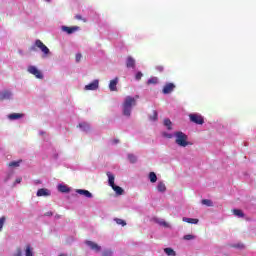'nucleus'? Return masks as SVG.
<instances>
[{
  "mask_svg": "<svg viewBox=\"0 0 256 256\" xmlns=\"http://www.w3.org/2000/svg\"><path fill=\"white\" fill-rule=\"evenodd\" d=\"M85 243L88 247H90V249H92V251H96V253H99V251H101V246H99L97 243L90 240H87Z\"/></svg>",
  "mask_w": 256,
  "mask_h": 256,
  "instance_id": "nucleus-9",
  "label": "nucleus"
},
{
  "mask_svg": "<svg viewBox=\"0 0 256 256\" xmlns=\"http://www.w3.org/2000/svg\"><path fill=\"white\" fill-rule=\"evenodd\" d=\"M7 218L5 216L0 218V231L3 229V225H5V221Z\"/></svg>",
  "mask_w": 256,
  "mask_h": 256,
  "instance_id": "nucleus-36",
  "label": "nucleus"
},
{
  "mask_svg": "<svg viewBox=\"0 0 256 256\" xmlns=\"http://www.w3.org/2000/svg\"><path fill=\"white\" fill-rule=\"evenodd\" d=\"M75 19H77V21H83V23H87V19L83 18V16H81V14H77L75 16Z\"/></svg>",
  "mask_w": 256,
  "mask_h": 256,
  "instance_id": "nucleus-34",
  "label": "nucleus"
},
{
  "mask_svg": "<svg viewBox=\"0 0 256 256\" xmlns=\"http://www.w3.org/2000/svg\"><path fill=\"white\" fill-rule=\"evenodd\" d=\"M83 56L81 55V54H76V57H75V59H76V63H79V61H81V58H82Z\"/></svg>",
  "mask_w": 256,
  "mask_h": 256,
  "instance_id": "nucleus-39",
  "label": "nucleus"
},
{
  "mask_svg": "<svg viewBox=\"0 0 256 256\" xmlns=\"http://www.w3.org/2000/svg\"><path fill=\"white\" fill-rule=\"evenodd\" d=\"M164 252L168 256H176L177 255V252H175V250H173L172 248H165Z\"/></svg>",
  "mask_w": 256,
  "mask_h": 256,
  "instance_id": "nucleus-23",
  "label": "nucleus"
},
{
  "mask_svg": "<svg viewBox=\"0 0 256 256\" xmlns=\"http://www.w3.org/2000/svg\"><path fill=\"white\" fill-rule=\"evenodd\" d=\"M115 222L117 223V225H122V227H125V225H127V222H125V220L120 218H116Z\"/></svg>",
  "mask_w": 256,
  "mask_h": 256,
  "instance_id": "nucleus-30",
  "label": "nucleus"
},
{
  "mask_svg": "<svg viewBox=\"0 0 256 256\" xmlns=\"http://www.w3.org/2000/svg\"><path fill=\"white\" fill-rule=\"evenodd\" d=\"M23 163V160L12 161L8 163V167H19Z\"/></svg>",
  "mask_w": 256,
  "mask_h": 256,
  "instance_id": "nucleus-21",
  "label": "nucleus"
},
{
  "mask_svg": "<svg viewBox=\"0 0 256 256\" xmlns=\"http://www.w3.org/2000/svg\"><path fill=\"white\" fill-rule=\"evenodd\" d=\"M126 67L128 69H135V60L133 57L128 56L126 59Z\"/></svg>",
  "mask_w": 256,
  "mask_h": 256,
  "instance_id": "nucleus-12",
  "label": "nucleus"
},
{
  "mask_svg": "<svg viewBox=\"0 0 256 256\" xmlns=\"http://www.w3.org/2000/svg\"><path fill=\"white\" fill-rule=\"evenodd\" d=\"M77 193H79V195H84V197H87L88 199H91V197H93V194H91V192H89L88 190L78 189Z\"/></svg>",
  "mask_w": 256,
  "mask_h": 256,
  "instance_id": "nucleus-15",
  "label": "nucleus"
},
{
  "mask_svg": "<svg viewBox=\"0 0 256 256\" xmlns=\"http://www.w3.org/2000/svg\"><path fill=\"white\" fill-rule=\"evenodd\" d=\"M148 177L150 183H157V174H155V172H150Z\"/></svg>",
  "mask_w": 256,
  "mask_h": 256,
  "instance_id": "nucleus-22",
  "label": "nucleus"
},
{
  "mask_svg": "<svg viewBox=\"0 0 256 256\" xmlns=\"http://www.w3.org/2000/svg\"><path fill=\"white\" fill-rule=\"evenodd\" d=\"M233 213H234V215H236V217H245V213H243L242 210L234 209Z\"/></svg>",
  "mask_w": 256,
  "mask_h": 256,
  "instance_id": "nucleus-28",
  "label": "nucleus"
},
{
  "mask_svg": "<svg viewBox=\"0 0 256 256\" xmlns=\"http://www.w3.org/2000/svg\"><path fill=\"white\" fill-rule=\"evenodd\" d=\"M37 48L42 51L45 57H47V55L50 53L49 48L39 39L36 40L34 45L30 47V51H37Z\"/></svg>",
  "mask_w": 256,
  "mask_h": 256,
  "instance_id": "nucleus-3",
  "label": "nucleus"
},
{
  "mask_svg": "<svg viewBox=\"0 0 256 256\" xmlns=\"http://www.w3.org/2000/svg\"><path fill=\"white\" fill-rule=\"evenodd\" d=\"M159 79L157 77H152L147 81V85H157Z\"/></svg>",
  "mask_w": 256,
  "mask_h": 256,
  "instance_id": "nucleus-26",
  "label": "nucleus"
},
{
  "mask_svg": "<svg viewBox=\"0 0 256 256\" xmlns=\"http://www.w3.org/2000/svg\"><path fill=\"white\" fill-rule=\"evenodd\" d=\"M135 105H137V99L127 96L122 104L123 115H125V117H131V111Z\"/></svg>",
  "mask_w": 256,
  "mask_h": 256,
  "instance_id": "nucleus-1",
  "label": "nucleus"
},
{
  "mask_svg": "<svg viewBox=\"0 0 256 256\" xmlns=\"http://www.w3.org/2000/svg\"><path fill=\"white\" fill-rule=\"evenodd\" d=\"M128 159H129L130 163H137V156H135L133 154H128Z\"/></svg>",
  "mask_w": 256,
  "mask_h": 256,
  "instance_id": "nucleus-29",
  "label": "nucleus"
},
{
  "mask_svg": "<svg viewBox=\"0 0 256 256\" xmlns=\"http://www.w3.org/2000/svg\"><path fill=\"white\" fill-rule=\"evenodd\" d=\"M28 73H30L31 75H34L36 77V79H43V73L40 72L39 69H37V67L35 66H29L27 69Z\"/></svg>",
  "mask_w": 256,
  "mask_h": 256,
  "instance_id": "nucleus-5",
  "label": "nucleus"
},
{
  "mask_svg": "<svg viewBox=\"0 0 256 256\" xmlns=\"http://www.w3.org/2000/svg\"><path fill=\"white\" fill-rule=\"evenodd\" d=\"M58 191H60V193H69L71 189H69L67 185L59 184Z\"/></svg>",
  "mask_w": 256,
  "mask_h": 256,
  "instance_id": "nucleus-19",
  "label": "nucleus"
},
{
  "mask_svg": "<svg viewBox=\"0 0 256 256\" xmlns=\"http://www.w3.org/2000/svg\"><path fill=\"white\" fill-rule=\"evenodd\" d=\"M157 190L159 193H165L167 191V186H165V183L159 182L157 185Z\"/></svg>",
  "mask_w": 256,
  "mask_h": 256,
  "instance_id": "nucleus-18",
  "label": "nucleus"
},
{
  "mask_svg": "<svg viewBox=\"0 0 256 256\" xmlns=\"http://www.w3.org/2000/svg\"><path fill=\"white\" fill-rule=\"evenodd\" d=\"M202 205H206V207H213V201H211L210 199H203Z\"/></svg>",
  "mask_w": 256,
  "mask_h": 256,
  "instance_id": "nucleus-27",
  "label": "nucleus"
},
{
  "mask_svg": "<svg viewBox=\"0 0 256 256\" xmlns=\"http://www.w3.org/2000/svg\"><path fill=\"white\" fill-rule=\"evenodd\" d=\"M143 77V73L142 72H138L136 75H135V79L136 81H141V78Z\"/></svg>",
  "mask_w": 256,
  "mask_h": 256,
  "instance_id": "nucleus-37",
  "label": "nucleus"
},
{
  "mask_svg": "<svg viewBox=\"0 0 256 256\" xmlns=\"http://www.w3.org/2000/svg\"><path fill=\"white\" fill-rule=\"evenodd\" d=\"M158 114H157V111L156 110H154L153 111V114L150 116V121H157V119H158Z\"/></svg>",
  "mask_w": 256,
  "mask_h": 256,
  "instance_id": "nucleus-32",
  "label": "nucleus"
},
{
  "mask_svg": "<svg viewBox=\"0 0 256 256\" xmlns=\"http://www.w3.org/2000/svg\"><path fill=\"white\" fill-rule=\"evenodd\" d=\"M23 114L21 113H12L10 115H8V119H10L11 121H15L17 119H22Z\"/></svg>",
  "mask_w": 256,
  "mask_h": 256,
  "instance_id": "nucleus-16",
  "label": "nucleus"
},
{
  "mask_svg": "<svg viewBox=\"0 0 256 256\" xmlns=\"http://www.w3.org/2000/svg\"><path fill=\"white\" fill-rule=\"evenodd\" d=\"M166 137H168V139H171V137H173L171 134H167Z\"/></svg>",
  "mask_w": 256,
  "mask_h": 256,
  "instance_id": "nucleus-45",
  "label": "nucleus"
},
{
  "mask_svg": "<svg viewBox=\"0 0 256 256\" xmlns=\"http://www.w3.org/2000/svg\"><path fill=\"white\" fill-rule=\"evenodd\" d=\"M174 136L176 137L175 143L179 145V147H187V145H189L187 141L188 136L185 133L178 131L174 133Z\"/></svg>",
  "mask_w": 256,
  "mask_h": 256,
  "instance_id": "nucleus-2",
  "label": "nucleus"
},
{
  "mask_svg": "<svg viewBox=\"0 0 256 256\" xmlns=\"http://www.w3.org/2000/svg\"><path fill=\"white\" fill-rule=\"evenodd\" d=\"M12 96H13V93H11V91L4 90L3 92L0 93V101L11 99Z\"/></svg>",
  "mask_w": 256,
  "mask_h": 256,
  "instance_id": "nucleus-11",
  "label": "nucleus"
},
{
  "mask_svg": "<svg viewBox=\"0 0 256 256\" xmlns=\"http://www.w3.org/2000/svg\"><path fill=\"white\" fill-rule=\"evenodd\" d=\"M161 225H164V227H167V222H161Z\"/></svg>",
  "mask_w": 256,
  "mask_h": 256,
  "instance_id": "nucleus-44",
  "label": "nucleus"
},
{
  "mask_svg": "<svg viewBox=\"0 0 256 256\" xmlns=\"http://www.w3.org/2000/svg\"><path fill=\"white\" fill-rule=\"evenodd\" d=\"M156 70L159 71L160 73H162L164 68H163V66H156Z\"/></svg>",
  "mask_w": 256,
  "mask_h": 256,
  "instance_id": "nucleus-40",
  "label": "nucleus"
},
{
  "mask_svg": "<svg viewBox=\"0 0 256 256\" xmlns=\"http://www.w3.org/2000/svg\"><path fill=\"white\" fill-rule=\"evenodd\" d=\"M182 221L184 223H190L191 225H197V223H199V219L197 218H187V217H183Z\"/></svg>",
  "mask_w": 256,
  "mask_h": 256,
  "instance_id": "nucleus-14",
  "label": "nucleus"
},
{
  "mask_svg": "<svg viewBox=\"0 0 256 256\" xmlns=\"http://www.w3.org/2000/svg\"><path fill=\"white\" fill-rule=\"evenodd\" d=\"M119 83V78L116 77L109 83V89L110 91H117V84Z\"/></svg>",
  "mask_w": 256,
  "mask_h": 256,
  "instance_id": "nucleus-13",
  "label": "nucleus"
},
{
  "mask_svg": "<svg viewBox=\"0 0 256 256\" xmlns=\"http://www.w3.org/2000/svg\"><path fill=\"white\" fill-rule=\"evenodd\" d=\"M102 256H113V250L106 249L102 252Z\"/></svg>",
  "mask_w": 256,
  "mask_h": 256,
  "instance_id": "nucleus-31",
  "label": "nucleus"
},
{
  "mask_svg": "<svg viewBox=\"0 0 256 256\" xmlns=\"http://www.w3.org/2000/svg\"><path fill=\"white\" fill-rule=\"evenodd\" d=\"M62 31H64L68 35H72V33L79 31V26H72V27L62 26Z\"/></svg>",
  "mask_w": 256,
  "mask_h": 256,
  "instance_id": "nucleus-10",
  "label": "nucleus"
},
{
  "mask_svg": "<svg viewBox=\"0 0 256 256\" xmlns=\"http://www.w3.org/2000/svg\"><path fill=\"white\" fill-rule=\"evenodd\" d=\"M164 125H165V127H167V130H168V131H171V130L173 129V128L171 127L172 122H171V120H170L169 118L164 119Z\"/></svg>",
  "mask_w": 256,
  "mask_h": 256,
  "instance_id": "nucleus-25",
  "label": "nucleus"
},
{
  "mask_svg": "<svg viewBox=\"0 0 256 256\" xmlns=\"http://www.w3.org/2000/svg\"><path fill=\"white\" fill-rule=\"evenodd\" d=\"M85 91H97L99 89V80H94L85 86Z\"/></svg>",
  "mask_w": 256,
  "mask_h": 256,
  "instance_id": "nucleus-6",
  "label": "nucleus"
},
{
  "mask_svg": "<svg viewBox=\"0 0 256 256\" xmlns=\"http://www.w3.org/2000/svg\"><path fill=\"white\" fill-rule=\"evenodd\" d=\"M173 91H175V84L173 83H167L162 89L164 95H169V93H173Z\"/></svg>",
  "mask_w": 256,
  "mask_h": 256,
  "instance_id": "nucleus-7",
  "label": "nucleus"
},
{
  "mask_svg": "<svg viewBox=\"0 0 256 256\" xmlns=\"http://www.w3.org/2000/svg\"><path fill=\"white\" fill-rule=\"evenodd\" d=\"M189 119L191 123H195L196 125H203L205 123V119L200 114H189Z\"/></svg>",
  "mask_w": 256,
  "mask_h": 256,
  "instance_id": "nucleus-4",
  "label": "nucleus"
},
{
  "mask_svg": "<svg viewBox=\"0 0 256 256\" xmlns=\"http://www.w3.org/2000/svg\"><path fill=\"white\" fill-rule=\"evenodd\" d=\"M45 1L49 2V1H51V0H45Z\"/></svg>",
  "mask_w": 256,
  "mask_h": 256,
  "instance_id": "nucleus-47",
  "label": "nucleus"
},
{
  "mask_svg": "<svg viewBox=\"0 0 256 256\" xmlns=\"http://www.w3.org/2000/svg\"><path fill=\"white\" fill-rule=\"evenodd\" d=\"M233 247L237 249H243V244H237V245H234Z\"/></svg>",
  "mask_w": 256,
  "mask_h": 256,
  "instance_id": "nucleus-41",
  "label": "nucleus"
},
{
  "mask_svg": "<svg viewBox=\"0 0 256 256\" xmlns=\"http://www.w3.org/2000/svg\"><path fill=\"white\" fill-rule=\"evenodd\" d=\"M21 181H23V179H22V178H18V179H16V183H21Z\"/></svg>",
  "mask_w": 256,
  "mask_h": 256,
  "instance_id": "nucleus-43",
  "label": "nucleus"
},
{
  "mask_svg": "<svg viewBox=\"0 0 256 256\" xmlns=\"http://www.w3.org/2000/svg\"><path fill=\"white\" fill-rule=\"evenodd\" d=\"M36 195H37V197H50L51 191L46 188H40V189H38Z\"/></svg>",
  "mask_w": 256,
  "mask_h": 256,
  "instance_id": "nucleus-8",
  "label": "nucleus"
},
{
  "mask_svg": "<svg viewBox=\"0 0 256 256\" xmlns=\"http://www.w3.org/2000/svg\"><path fill=\"white\" fill-rule=\"evenodd\" d=\"M113 191H115L116 195H122L123 194V188H121L120 186L117 185H113L111 186Z\"/></svg>",
  "mask_w": 256,
  "mask_h": 256,
  "instance_id": "nucleus-20",
  "label": "nucleus"
},
{
  "mask_svg": "<svg viewBox=\"0 0 256 256\" xmlns=\"http://www.w3.org/2000/svg\"><path fill=\"white\" fill-rule=\"evenodd\" d=\"M114 143H119V140H114Z\"/></svg>",
  "mask_w": 256,
  "mask_h": 256,
  "instance_id": "nucleus-46",
  "label": "nucleus"
},
{
  "mask_svg": "<svg viewBox=\"0 0 256 256\" xmlns=\"http://www.w3.org/2000/svg\"><path fill=\"white\" fill-rule=\"evenodd\" d=\"M78 127H80V129H83L84 131H88V129H89V124H87V123H80V124L78 125Z\"/></svg>",
  "mask_w": 256,
  "mask_h": 256,
  "instance_id": "nucleus-33",
  "label": "nucleus"
},
{
  "mask_svg": "<svg viewBox=\"0 0 256 256\" xmlns=\"http://www.w3.org/2000/svg\"><path fill=\"white\" fill-rule=\"evenodd\" d=\"M106 175L108 177V183L110 187H113V185H115V176L111 174V172H107Z\"/></svg>",
  "mask_w": 256,
  "mask_h": 256,
  "instance_id": "nucleus-17",
  "label": "nucleus"
},
{
  "mask_svg": "<svg viewBox=\"0 0 256 256\" xmlns=\"http://www.w3.org/2000/svg\"><path fill=\"white\" fill-rule=\"evenodd\" d=\"M13 256H23V252H22L21 248H17L16 253Z\"/></svg>",
  "mask_w": 256,
  "mask_h": 256,
  "instance_id": "nucleus-38",
  "label": "nucleus"
},
{
  "mask_svg": "<svg viewBox=\"0 0 256 256\" xmlns=\"http://www.w3.org/2000/svg\"><path fill=\"white\" fill-rule=\"evenodd\" d=\"M44 215H45L46 217H52L53 212H46Z\"/></svg>",
  "mask_w": 256,
  "mask_h": 256,
  "instance_id": "nucleus-42",
  "label": "nucleus"
},
{
  "mask_svg": "<svg viewBox=\"0 0 256 256\" xmlns=\"http://www.w3.org/2000/svg\"><path fill=\"white\" fill-rule=\"evenodd\" d=\"M25 255L26 256H33V248L29 244L26 245Z\"/></svg>",
  "mask_w": 256,
  "mask_h": 256,
  "instance_id": "nucleus-24",
  "label": "nucleus"
},
{
  "mask_svg": "<svg viewBox=\"0 0 256 256\" xmlns=\"http://www.w3.org/2000/svg\"><path fill=\"white\" fill-rule=\"evenodd\" d=\"M183 239L185 241H191L192 239H195V236L194 235H191V234H187L183 237Z\"/></svg>",
  "mask_w": 256,
  "mask_h": 256,
  "instance_id": "nucleus-35",
  "label": "nucleus"
}]
</instances>
